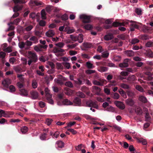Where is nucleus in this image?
Masks as SVG:
<instances>
[{"instance_id":"1","label":"nucleus","mask_w":153,"mask_h":153,"mask_svg":"<svg viewBox=\"0 0 153 153\" xmlns=\"http://www.w3.org/2000/svg\"><path fill=\"white\" fill-rule=\"evenodd\" d=\"M27 57L29 59L28 62V64L29 65H30L32 62H35L38 60L37 56L34 52L28 51L27 53Z\"/></svg>"},{"instance_id":"2","label":"nucleus","mask_w":153,"mask_h":153,"mask_svg":"<svg viewBox=\"0 0 153 153\" xmlns=\"http://www.w3.org/2000/svg\"><path fill=\"white\" fill-rule=\"evenodd\" d=\"M79 18L84 23H89L91 22V16L85 14L80 15Z\"/></svg>"},{"instance_id":"3","label":"nucleus","mask_w":153,"mask_h":153,"mask_svg":"<svg viewBox=\"0 0 153 153\" xmlns=\"http://www.w3.org/2000/svg\"><path fill=\"white\" fill-rule=\"evenodd\" d=\"M0 113L1 114L2 117H11L10 116L14 114L13 112H5L1 109H0Z\"/></svg>"},{"instance_id":"4","label":"nucleus","mask_w":153,"mask_h":153,"mask_svg":"<svg viewBox=\"0 0 153 153\" xmlns=\"http://www.w3.org/2000/svg\"><path fill=\"white\" fill-rule=\"evenodd\" d=\"M97 102L96 101H89L86 103V104L89 107H92L93 108H97L98 105L97 103Z\"/></svg>"},{"instance_id":"5","label":"nucleus","mask_w":153,"mask_h":153,"mask_svg":"<svg viewBox=\"0 0 153 153\" xmlns=\"http://www.w3.org/2000/svg\"><path fill=\"white\" fill-rule=\"evenodd\" d=\"M60 101H61V100H60L58 102V105H71L72 104V103L71 102L67 99H65L62 101V102H61Z\"/></svg>"},{"instance_id":"6","label":"nucleus","mask_w":153,"mask_h":153,"mask_svg":"<svg viewBox=\"0 0 153 153\" xmlns=\"http://www.w3.org/2000/svg\"><path fill=\"white\" fill-rule=\"evenodd\" d=\"M31 98L33 99H39V94L38 92L34 91H32L30 92Z\"/></svg>"},{"instance_id":"7","label":"nucleus","mask_w":153,"mask_h":153,"mask_svg":"<svg viewBox=\"0 0 153 153\" xmlns=\"http://www.w3.org/2000/svg\"><path fill=\"white\" fill-rule=\"evenodd\" d=\"M115 103L116 106L121 109H124L125 108V105L122 102L116 101L115 102Z\"/></svg>"},{"instance_id":"8","label":"nucleus","mask_w":153,"mask_h":153,"mask_svg":"<svg viewBox=\"0 0 153 153\" xmlns=\"http://www.w3.org/2000/svg\"><path fill=\"white\" fill-rule=\"evenodd\" d=\"M29 4L30 5L32 4L33 6H39L43 4L42 2L37 0H31L30 1Z\"/></svg>"},{"instance_id":"9","label":"nucleus","mask_w":153,"mask_h":153,"mask_svg":"<svg viewBox=\"0 0 153 153\" xmlns=\"http://www.w3.org/2000/svg\"><path fill=\"white\" fill-rule=\"evenodd\" d=\"M129 61L128 59H125L123 62L119 64V66L120 68H125L128 67V62Z\"/></svg>"},{"instance_id":"10","label":"nucleus","mask_w":153,"mask_h":153,"mask_svg":"<svg viewBox=\"0 0 153 153\" xmlns=\"http://www.w3.org/2000/svg\"><path fill=\"white\" fill-rule=\"evenodd\" d=\"M11 79H4L2 82V84L4 86L7 87L11 83Z\"/></svg>"},{"instance_id":"11","label":"nucleus","mask_w":153,"mask_h":153,"mask_svg":"<svg viewBox=\"0 0 153 153\" xmlns=\"http://www.w3.org/2000/svg\"><path fill=\"white\" fill-rule=\"evenodd\" d=\"M105 82V81L104 80H101L100 81V82L94 80L93 81V82L94 85L102 86L104 85Z\"/></svg>"},{"instance_id":"12","label":"nucleus","mask_w":153,"mask_h":153,"mask_svg":"<svg viewBox=\"0 0 153 153\" xmlns=\"http://www.w3.org/2000/svg\"><path fill=\"white\" fill-rule=\"evenodd\" d=\"M139 100L141 102L143 103H146L147 102V100L144 96L140 95L138 97Z\"/></svg>"},{"instance_id":"13","label":"nucleus","mask_w":153,"mask_h":153,"mask_svg":"<svg viewBox=\"0 0 153 153\" xmlns=\"http://www.w3.org/2000/svg\"><path fill=\"white\" fill-rule=\"evenodd\" d=\"M54 34L55 32L52 30H49L45 33L46 36L49 37H52Z\"/></svg>"},{"instance_id":"14","label":"nucleus","mask_w":153,"mask_h":153,"mask_svg":"<svg viewBox=\"0 0 153 153\" xmlns=\"http://www.w3.org/2000/svg\"><path fill=\"white\" fill-rule=\"evenodd\" d=\"M153 76V74L149 72H147L145 74V77L147 78V80H151L152 79Z\"/></svg>"},{"instance_id":"15","label":"nucleus","mask_w":153,"mask_h":153,"mask_svg":"<svg viewBox=\"0 0 153 153\" xmlns=\"http://www.w3.org/2000/svg\"><path fill=\"white\" fill-rule=\"evenodd\" d=\"M65 51L64 50L59 48H55L53 50V52L54 53H63Z\"/></svg>"},{"instance_id":"16","label":"nucleus","mask_w":153,"mask_h":153,"mask_svg":"<svg viewBox=\"0 0 153 153\" xmlns=\"http://www.w3.org/2000/svg\"><path fill=\"white\" fill-rule=\"evenodd\" d=\"M113 38V35L111 34H108L105 35L104 37V39L107 41L111 40Z\"/></svg>"},{"instance_id":"17","label":"nucleus","mask_w":153,"mask_h":153,"mask_svg":"<svg viewBox=\"0 0 153 153\" xmlns=\"http://www.w3.org/2000/svg\"><path fill=\"white\" fill-rule=\"evenodd\" d=\"M135 111L137 114H141L143 113L142 109L139 107H136L135 108Z\"/></svg>"},{"instance_id":"18","label":"nucleus","mask_w":153,"mask_h":153,"mask_svg":"<svg viewBox=\"0 0 153 153\" xmlns=\"http://www.w3.org/2000/svg\"><path fill=\"white\" fill-rule=\"evenodd\" d=\"M125 53L128 56H132L134 55V52L132 51H127L125 52Z\"/></svg>"},{"instance_id":"19","label":"nucleus","mask_w":153,"mask_h":153,"mask_svg":"<svg viewBox=\"0 0 153 153\" xmlns=\"http://www.w3.org/2000/svg\"><path fill=\"white\" fill-rule=\"evenodd\" d=\"M121 57L120 56L114 55L113 57V59L114 61L119 62L121 61Z\"/></svg>"},{"instance_id":"20","label":"nucleus","mask_w":153,"mask_h":153,"mask_svg":"<svg viewBox=\"0 0 153 153\" xmlns=\"http://www.w3.org/2000/svg\"><path fill=\"white\" fill-rule=\"evenodd\" d=\"M119 92L121 95L124 98H127V96L124 91L121 88H120L119 90Z\"/></svg>"},{"instance_id":"21","label":"nucleus","mask_w":153,"mask_h":153,"mask_svg":"<svg viewBox=\"0 0 153 153\" xmlns=\"http://www.w3.org/2000/svg\"><path fill=\"white\" fill-rule=\"evenodd\" d=\"M126 103L132 106L134 104V102L133 100L131 99H128L126 101Z\"/></svg>"},{"instance_id":"22","label":"nucleus","mask_w":153,"mask_h":153,"mask_svg":"<svg viewBox=\"0 0 153 153\" xmlns=\"http://www.w3.org/2000/svg\"><path fill=\"white\" fill-rule=\"evenodd\" d=\"M22 8V6L21 5L19 6L16 5L14 6L13 8V11L14 12H17L21 10Z\"/></svg>"},{"instance_id":"23","label":"nucleus","mask_w":153,"mask_h":153,"mask_svg":"<svg viewBox=\"0 0 153 153\" xmlns=\"http://www.w3.org/2000/svg\"><path fill=\"white\" fill-rule=\"evenodd\" d=\"M28 131V128L26 126L22 127L21 128V131L23 134L26 133Z\"/></svg>"},{"instance_id":"24","label":"nucleus","mask_w":153,"mask_h":153,"mask_svg":"<svg viewBox=\"0 0 153 153\" xmlns=\"http://www.w3.org/2000/svg\"><path fill=\"white\" fill-rule=\"evenodd\" d=\"M56 144L59 148H62L64 146V143L62 141H57Z\"/></svg>"},{"instance_id":"25","label":"nucleus","mask_w":153,"mask_h":153,"mask_svg":"<svg viewBox=\"0 0 153 153\" xmlns=\"http://www.w3.org/2000/svg\"><path fill=\"white\" fill-rule=\"evenodd\" d=\"M13 24V23H12V22H11L8 24V25L9 26V27L8 29H7L6 31H8L10 30H13L14 29L15 27L13 26L12 25Z\"/></svg>"},{"instance_id":"26","label":"nucleus","mask_w":153,"mask_h":153,"mask_svg":"<svg viewBox=\"0 0 153 153\" xmlns=\"http://www.w3.org/2000/svg\"><path fill=\"white\" fill-rule=\"evenodd\" d=\"M41 16L42 18L43 19H45L46 18V13L44 9H42L41 12Z\"/></svg>"},{"instance_id":"27","label":"nucleus","mask_w":153,"mask_h":153,"mask_svg":"<svg viewBox=\"0 0 153 153\" xmlns=\"http://www.w3.org/2000/svg\"><path fill=\"white\" fill-rule=\"evenodd\" d=\"M45 91L46 94V96L47 97H48L49 96V98L52 97V95L50 93V90L48 88H46L45 89Z\"/></svg>"},{"instance_id":"28","label":"nucleus","mask_w":153,"mask_h":153,"mask_svg":"<svg viewBox=\"0 0 153 153\" xmlns=\"http://www.w3.org/2000/svg\"><path fill=\"white\" fill-rule=\"evenodd\" d=\"M23 76L24 75L22 74H17V77L19 79L22 83L24 82V78L23 77Z\"/></svg>"},{"instance_id":"29","label":"nucleus","mask_w":153,"mask_h":153,"mask_svg":"<svg viewBox=\"0 0 153 153\" xmlns=\"http://www.w3.org/2000/svg\"><path fill=\"white\" fill-rule=\"evenodd\" d=\"M87 67L88 68H94L93 64L90 61H88L86 63Z\"/></svg>"},{"instance_id":"30","label":"nucleus","mask_w":153,"mask_h":153,"mask_svg":"<svg viewBox=\"0 0 153 153\" xmlns=\"http://www.w3.org/2000/svg\"><path fill=\"white\" fill-rule=\"evenodd\" d=\"M108 70L107 67H101L98 69V71L101 72H103L107 71Z\"/></svg>"},{"instance_id":"31","label":"nucleus","mask_w":153,"mask_h":153,"mask_svg":"<svg viewBox=\"0 0 153 153\" xmlns=\"http://www.w3.org/2000/svg\"><path fill=\"white\" fill-rule=\"evenodd\" d=\"M20 91L22 95L24 96H27L28 95V92L25 89H21L20 90Z\"/></svg>"},{"instance_id":"32","label":"nucleus","mask_w":153,"mask_h":153,"mask_svg":"<svg viewBox=\"0 0 153 153\" xmlns=\"http://www.w3.org/2000/svg\"><path fill=\"white\" fill-rule=\"evenodd\" d=\"M63 65L62 63L57 62L56 63V67L58 69H62L63 68Z\"/></svg>"},{"instance_id":"33","label":"nucleus","mask_w":153,"mask_h":153,"mask_svg":"<svg viewBox=\"0 0 153 153\" xmlns=\"http://www.w3.org/2000/svg\"><path fill=\"white\" fill-rule=\"evenodd\" d=\"M83 40V35L82 34H79L77 36V41L80 43H82Z\"/></svg>"},{"instance_id":"34","label":"nucleus","mask_w":153,"mask_h":153,"mask_svg":"<svg viewBox=\"0 0 153 153\" xmlns=\"http://www.w3.org/2000/svg\"><path fill=\"white\" fill-rule=\"evenodd\" d=\"M92 25L89 24H86L84 26V28L88 30H91L92 29Z\"/></svg>"},{"instance_id":"35","label":"nucleus","mask_w":153,"mask_h":153,"mask_svg":"<svg viewBox=\"0 0 153 153\" xmlns=\"http://www.w3.org/2000/svg\"><path fill=\"white\" fill-rule=\"evenodd\" d=\"M13 1L15 4L18 3H25L26 2L25 0H13Z\"/></svg>"},{"instance_id":"36","label":"nucleus","mask_w":153,"mask_h":153,"mask_svg":"<svg viewBox=\"0 0 153 153\" xmlns=\"http://www.w3.org/2000/svg\"><path fill=\"white\" fill-rule=\"evenodd\" d=\"M120 86L124 89H128L129 88V86L127 84L124 83H121L120 85Z\"/></svg>"},{"instance_id":"37","label":"nucleus","mask_w":153,"mask_h":153,"mask_svg":"<svg viewBox=\"0 0 153 153\" xmlns=\"http://www.w3.org/2000/svg\"><path fill=\"white\" fill-rule=\"evenodd\" d=\"M19 47L21 48H27L25 47V43L23 42H20L19 43Z\"/></svg>"},{"instance_id":"38","label":"nucleus","mask_w":153,"mask_h":153,"mask_svg":"<svg viewBox=\"0 0 153 153\" xmlns=\"http://www.w3.org/2000/svg\"><path fill=\"white\" fill-rule=\"evenodd\" d=\"M12 47L11 46H9L6 48H5L4 49V51L5 52H7V53H10L12 51Z\"/></svg>"},{"instance_id":"39","label":"nucleus","mask_w":153,"mask_h":153,"mask_svg":"<svg viewBox=\"0 0 153 153\" xmlns=\"http://www.w3.org/2000/svg\"><path fill=\"white\" fill-rule=\"evenodd\" d=\"M92 88L94 90H96V94L97 95H98L99 94V92H100L101 91L100 88L96 86H93L92 87Z\"/></svg>"},{"instance_id":"40","label":"nucleus","mask_w":153,"mask_h":153,"mask_svg":"<svg viewBox=\"0 0 153 153\" xmlns=\"http://www.w3.org/2000/svg\"><path fill=\"white\" fill-rule=\"evenodd\" d=\"M47 134L45 133H43L41 134L40 136V138L42 140H45L46 139Z\"/></svg>"},{"instance_id":"41","label":"nucleus","mask_w":153,"mask_h":153,"mask_svg":"<svg viewBox=\"0 0 153 153\" xmlns=\"http://www.w3.org/2000/svg\"><path fill=\"white\" fill-rule=\"evenodd\" d=\"M62 64L67 69H69L71 67L70 64L69 62H62Z\"/></svg>"},{"instance_id":"42","label":"nucleus","mask_w":153,"mask_h":153,"mask_svg":"<svg viewBox=\"0 0 153 153\" xmlns=\"http://www.w3.org/2000/svg\"><path fill=\"white\" fill-rule=\"evenodd\" d=\"M74 102L77 105H79L81 103V100L78 98H76L74 100Z\"/></svg>"},{"instance_id":"43","label":"nucleus","mask_w":153,"mask_h":153,"mask_svg":"<svg viewBox=\"0 0 153 153\" xmlns=\"http://www.w3.org/2000/svg\"><path fill=\"white\" fill-rule=\"evenodd\" d=\"M81 56L82 58L87 59H89L91 57L88 54L85 53H82L81 54Z\"/></svg>"},{"instance_id":"44","label":"nucleus","mask_w":153,"mask_h":153,"mask_svg":"<svg viewBox=\"0 0 153 153\" xmlns=\"http://www.w3.org/2000/svg\"><path fill=\"white\" fill-rule=\"evenodd\" d=\"M106 110L108 111L112 112L115 111L114 108L111 106H109L106 109Z\"/></svg>"},{"instance_id":"45","label":"nucleus","mask_w":153,"mask_h":153,"mask_svg":"<svg viewBox=\"0 0 153 153\" xmlns=\"http://www.w3.org/2000/svg\"><path fill=\"white\" fill-rule=\"evenodd\" d=\"M136 79L135 76L133 75L131 76H129L127 79L128 80L130 81H134Z\"/></svg>"},{"instance_id":"46","label":"nucleus","mask_w":153,"mask_h":153,"mask_svg":"<svg viewBox=\"0 0 153 153\" xmlns=\"http://www.w3.org/2000/svg\"><path fill=\"white\" fill-rule=\"evenodd\" d=\"M77 45L78 44L77 43H75L74 44H73L71 45H67V46L68 48L72 49L75 48Z\"/></svg>"},{"instance_id":"47","label":"nucleus","mask_w":153,"mask_h":153,"mask_svg":"<svg viewBox=\"0 0 153 153\" xmlns=\"http://www.w3.org/2000/svg\"><path fill=\"white\" fill-rule=\"evenodd\" d=\"M32 86L34 88H36L37 87V83L35 80H33L32 81Z\"/></svg>"},{"instance_id":"48","label":"nucleus","mask_w":153,"mask_h":153,"mask_svg":"<svg viewBox=\"0 0 153 153\" xmlns=\"http://www.w3.org/2000/svg\"><path fill=\"white\" fill-rule=\"evenodd\" d=\"M146 46L147 47H151L153 46V42L149 41L146 44Z\"/></svg>"},{"instance_id":"49","label":"nucleus","mask_w":153,"mask_h":153,"mask_svg":"<svg viewBox=\"0 0 153 153\" xmlns=\"http://www.w3.org/2000/svg\"><path fill=\"white\" fill-rule=\"evenodd\" d=\"M14 69L16 72L17 73H21L23 71L22 69L19 67H16Z\"/></svg>"},{"instance_id":"50","label":"nucleus","mask_w":153,"mask_h":153,"mask_svg":"<svg viewBox=\"0 0 153 153\" xmlns=\"http://www.w3.org/2000/svg\"><path fill=\"white\" fill-rule=\"evenodd\" d=\"M138 141L140 143H142L143 145H146L147 143V141L145 139H143L142 138L138 140Z\"/></svg>"},{"instance_id":"51","label":"nucleus","mask_w":153,"mask_h":153,"mask_svg":"<svg viewBox=\"0 0 153 153\" xmlns=\"http://www.w3.org/2000/svg\"><path fill=\"white\" fill-rule=\"evenodd\" d=\"M30 41H33L34 42V43H36L38 42V39L35 36H33L31 37L30 39Z\"/></svg>"},{"instance_id":"52","label":"nucleus","mask_w":153,"mask_h":153,"mask_svg":"<svg viewBox=\"0 0 153 153\" xmlns=\"http://www.w3.org/2000/svg\"><path fill=\"white\" fill-rule=\"evenodd\" d=\"M96 71L95 70H87L86 71L85 73L87 74H90L95 73Z\"/></svg>"},{"instance_id":"53","label":"nucleus","mask_w":153,"mask_h":153,"mask_svg":"<svg viewBox=\"0 0 153 153\" xmlns=\"http://www.w3.org/2000/svg\"><path fill=\"white\" fill-rule=\"evenodd\" d=\"M109 54V53L107 51L102 53V56L103 57L107 58L108 57Z\"/></svg>"},{"instance_id":"54","label":"nucleus","mask_w":153,"mask_h":153,"mask_svg":"<svg viewBox=\"0 0 153 153\" xmlns=\"http://www.w3.org/2000/svg\"><path fill=\"white\" fill-rule=\"evenodd\" d=\"M52 120L51 119H47L46 120L45 123L48 126L50 125L52 122Z\"/></svg>"},{"instance_id":"55","label":"nucleus","mask_w":153,"mask_h":153,"mask_svg":"<svg viewBox=\"0 0 153 153\" xmlns=\"http://www.w3.org/2000/svg\"><path fill=\"white\" fill-rule=\"evenodd\" d=\"M53 8V7L51 6H48L45 9L47 12H49Z\"/></svg>"},{"instance_id":"56","label":"nucleus","mask_w":153,"mask_h":153,"mask_svg":"<svg viewBox=\"0 0 153 153\" xmlns=\"http://www.w3.org/2000/svg\"><path fill=\"white\" fill-rule=\"evenodd\" d=\"M55 45L61 48H62L64 46V44L62 42H59L55 44Z\"/></svg>"},{"instance_id":"57","label":"nucleus","mask_w":153,"mask_h":153,"mask_svg":"<svg viewBox=\"0 0 153 153\" xmlns=\"http://www.w3.org/2000/svg\"><path fill=\"white\" fill-rule=\"evenodd\" d=\"M112 25L114 27L121 26V23L118 22H114L113 23Z\"/></svg>"},{"instance_id":"58","label":"nucleus","mask_w":153,"mask_h":153,"mask_svg":"<svg viewBox=\"0 0 153 153\" xmlns=\"http://www.w3.org/2000/svg\"><path fill=\"white\" fill-rule=\"evenodd\" d=\"M129 149L131 153H135V149L132 145H130L129 147Z\"/></svg>"},{"instance_id":"59","label":"nucleus","mask_w":153,"mask_h":153,"mask_svg":"<svg viewBox=\"0 0 153 153\" xmlns=\"http://www.w3.org/2000/svg\"><path fill=\"white\" fill-rule=\"evenodd\" d=\"M136 88L138 91L143 92V88L141 87L140 86L138 85H137L136 86Z\"/></svg>"},{"instance_id":"60","label":"nucleus","mask_w":153,"mask_h":153,"mask_svg":"<svg viewBox=\"0 0 153 153\" xmlns=\"http://www.w3.org/2000/svg\"><path fill=\"white\" fill-rule=\"evenodd\" d=\"M76 95L77 96L82 98H84L85 97V95L82 92H79L77 93Z\"/></svg>"},{"instance_id":"61","label":"nucleus","mask_w":153,"mask_h":153,"mask_svg":"<svg viewBox=\"0 0 153 153\" xmlns=\"http://www.w3.org/2000/svg\"><path fill=\"white\" fill-rule=\"evenodd\" d=\"M65 85L66 86L70 87L72 88L73 87L72 83L70 81L66 82L65 83Z\"/></svg>"},{"instance_id":"62","label":"nucleus","mask_w":153,"mask_h":153,"mask_svg":"<svg viewBox=\"0 0 153 153\" xmlns=\"http://www.w3.org/2000/svg\"><path fill=\"white\" fill-rule=\"evenodd\" d=\"M139 42V40L137 39H134L131 40V43L133 44H135Z\"/></svg>"},{"instance_id":"63","label":"nucleus","mask_w":153,"mask_h":153,"mask_svg":"<svg viewBox=\"0 0 153 153\" xmlns=\"http://www.w3.org/2000/svg\"><path fill=\"white\" fill-rule=\"evenodd\" d=\"M120 74L122 76H126L128 75V73L126 71H122L121 72Z\"/></svg>"},{"instance_id":"64","label":"nucleus","mask_w":153,"mask_h":153,"mask_svg":"<svg viewBox=\"0 0 153 153\" xmlns=\"http://www.w3.org/2000/svg\"><path fill=\"white\" fill-rule=\"evenodd\" d=\"M135 12L137 15H141V14L142 10L140 8H136L135 10Z\"/></svg>"}]
</instances>
